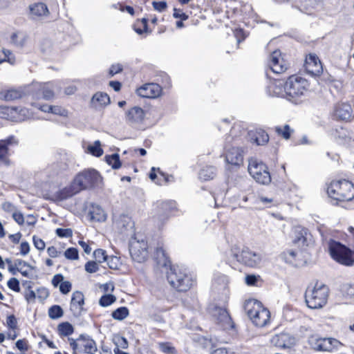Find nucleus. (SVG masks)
<instances>
[{
	"label": "nucleus",
	"mask_w": 354,
	"mask_h": 354,
	"mask_svg": "<svg viewBox=\"0 0 354 354\" xmlns=\"http://www.w3.org/2000/svg\"><path fill=\"white\" fill-rule=\"evenodd\" d=\"M11 106H0V118L9 120Z\"/></svg>",
	"instance_id": "nucleus-61"
},
{
	"label": "nucleus",
	"mask_w": 354,
	"mask_h": 354,
	"mask_svg": "<svg viewBox=\"0 0 354 354\" xmlns=\"http://www.w3.org/2000/svg\"><path fill=\"white\" fill-rule=\"evenodd\" d=\"M257 145H263L268 142L269 136L264 131H259L251 138Z\"/></svg>",
	"instance_id": "nucleus-37"
},
{
	"label": "nucleus",
	"mask_w": 354,
	"mask_h": 354,
	"mask_svg": "<svg viewBox=\"0 0 354 354\" xmlns=\"http://www.w3.org/2000/svg\"><path fill=\"white\" fill-rule=\"evenodd\" d=\"M167 280L170 285L178 291H187L194 283L191 276L178 268H170L167 272Z\"/></svg>",
	"instance_id": "nucleus-6"
},
{
	"label": "nucleus",
	"mask_w": 354,
	"mask_h": 354,
	"mask_svg": "<svg viewBox=\"0 0 354 354\" xmlns=\"http://www.w3.org/2000/svg\"><path fill=\"white\" fill-rule=\"evenodd\" d=\"M18 140L15 136H10L0 140V161H4L10 155L12 147L18 145Z\"/></svg>",
	"instance_id": "nucleus-24"
},
{
	"label": "nucleus",
	"mask_w": 354,
	"mask_h": 354,
	"mask_svg": "<svg viewBox=\"0 0 354 354\" xmlns=\"http://www.w3.org/2000/svg\"><path fill=\"white\" fill-rule=\"evenodd\" d=\"M99 264L95 261H89L84 266L85 270L91 274L95 273L99 270Z\"/></svg>",
	"instance_id": "nucleus-52"
},
{
	"label": "nucleus",
	"mask_w": 354,
	"mask_h": 354,
	"mask_svg": "<svg viewBox=\"0 0 354 354\" xmlns=\"http://www.w3.org/2000/svg\"><path fill=\"white\" fill-rule=\"evenodd\" d=\"M328 196L337 201H349L354 198V185L346 180H335L328 187Z\"/></svg>",
	"instance_id": "nucleus-3"
},
{
	"label": "nucleus",
	"mask_w": 354,
	"mask_h": 354,
	"mask_svg": "<svg viewBox=\"0 0 354 354\" xmlns=\"http://www.w3.org/2000/svg\"><path fill=\"white\" fill-rule=\"evenodd\" d=\"M342 291L345 296L354 301V286L346 284L342 288Z\"/></svg>",
	"instance_id": "nucleus-55"
},
{
	"label": "nucleus",
	"mask_w": 354,
	"mask_h": 354,
	"mask_svg": "<svg viewBox=\"0 0 354 354\" xmlns=\"http://www.w3.org/2000/svg\"><path fill=\"white\" fill-rule=\"evenodd\" d=\"M129 252L133 260L138 263L145 262L149 257L148 244L144 239H132Z\"/></svg>",
	"instance_id": "nucleus-11"
},
{
	"label": "nucleus",
	"mask_w": 354,
	"mask_h": 354,
	"mask_svg": "<svg viewBox=\"0 0 354 354\" xmlns=\"http://www.w3.org/2000/svg\"><path fill=\"white\" fill-rule=\"evenodd\" d=\"M308 86L309 84L306 79L296 75L290 77L284 84L286 98L292 100L304 95L307 92Z\"/></svg>",
	"instance_id": "nucleus-5"
},
{
	"label": "nucleus",
	"mask_w": 354,
	"mask_h": 354,
	"mask_svg": "<svg viewBox=\"0 0 354 354\" xmlns=\"http://www.w3.org/2000/svg\"><path fill=\"white\" fill-rule=\"evenodd\" d=\"M328 250L331 257L339 263L348 266L354 263V252L340 243L330 240Z\"/></svg>",
	"instance_id": "nucleus-7"
},
{
	"label": "nucleus",
	"mask_w": 354,
	"mask_h": 354,
	"mask_svg": "<svg viewBox=\"0 0 354 354\" xmlns=\"http://www.w3.org/2000/svg\"><path fill=\"white\" fill-rule=\"evenodd\" d=\"M111 102L109 96L103 92H97L91 97L90 106L95 110H101Z\"/></svg>",
	"instance_id": "nucleus-23"
},
{
	"label": "nucleus",
	"mask_w": 354,
	"mask_h": 354,
	"mask_svg": "<svg viewBox=\"0 0 354 354\" xmlns=\"http://www.w3.org/2000/svg\"><path fill=\"white\" fill-rule=\"evenodd\" d=\"M244 310L252 322L258 327H264L270 322V313L257 299L246 300Z\"/></svg>",
	"instance_id": "nucleus-2"
},
{
	"label": "nucleus",
	"mask_w": 354,
	"mask_h": 354,
	"mask_svg": "<svg viewBox=\"0 0 354 354\" xmlns=\"http://www.w3.org/2000/svg\"><path fill=\"white\" fill-rule=\"evenodd\" d=\"M173 203L171 202H162L160 203V208L163 210V214L160 215L161 219L165 220L168 217V212L172 208Z\"/></svg>",
	"instance_id": "nucleus-53"
},
{
	"label": "nucleus",
	"mask_w": 354,
	"mask_h": 354,
	"mask_svg": "<svg viewBox=\"0 0 354 354\" xmlns=\"http://www.w3.org/2000/svg\"><path fill=\"white\" fill-rule=\"evenodd\" d=\"M50 113H53L55 115L63 116V117H68V110L61 106L51 105Z\"/></svg>",
	"instance_id": "nucleus-50"
},
{
	"label": "nucleus",
	"mask_w": 354,
	"mask_h": 354,
	"mask_svg": "<svg viewBox=\"0 0 354 354\" xmlns=\"http://www.w3.org/2000/svg\"><path fill=\"white\" fill-rule=\"evenodd\" d=\"M159 347L160 350L166 353H174V348L172 347L168 343H160L159 344Z\"/></svg>",
	"instance_id": "nucleus-64"
},
{
	"label": "nucleus",
	"mask_w": 354,
	"mask_h": 354,
	"mask_svg": "<svg viewBox=\"0 0 354 354\" xmlns=\"http://www.w3.org/2000/svg\"><path fill=\"white\" fill-rule=\"evenodd\" d=\"M87 151L95 156H101L103 154V150L101 148L100 142L96 140L93 145L88 146Z\"/></svg>",
	"instance_id": "nucleus-43"
},
{
	"label": "nucleus",
	"mask_w": 354,
	"mask_h": 354,
	"mask_svg": "<svg viewBox=\"0 0 354 354\" xmlns=\"http://www.w3.org/2000/svg\"><path fill=\"white\" fill-rule=\"evenodd\" d=\"M297 253L292 250L285 251L282 254V257L288 263L297 266L298 262L297 259Z\"/></svg>",
	"instance_id": "nucleus-39"
},
{
	"label": "nucleus",
	"mask_w": 354,
	"mask_h": 354,
	"mask_svg": "<svg viewBox=\"0 0 354 354\" xmlns=\"http://www.w3.org/2000/svg\"><path fill=\"white\" fill-rule=\"evenodd\" d=\"M8 286L9 288L15 292H19L20 290L19 282L16 278H11L8 281Z\"/></svg>",
	"instance_id": "nucleus-59"
},
{
	"label": "nucleus",
	"mask_w": 354,
	"mask_h": 354,
	"mask_svg": "<svg viewBox=\"0 0 354 354\" xmlns=\"http://www.w3.org/2000/svg\"><path fill=\"white\" fill-rule=\"evenodd\" d=\"M20 117H19L18 108L11 106L9 120L13 122H20Z\"/></svg>",
	"instance_id": "nucleus-60"
},
{
	"label": "nucleus",
	"mask_w": 354,
	"mask_h": 354,
	"mask_svg": "<svg viewBox=\"0 0 354 354\" xmlns=\"http://www.w3.org/2000/svg\"><path fill=\"white\" fill-rule=\"evenodd\" d=\"M16 347L21 351H26L29 348L28 342L25 339L17 340Z\"/></svg>",
	"instance_id": "nucleus-62"
},
{
	"label": "nucleus",
	"mask_w": 354,
	"mask_h": 354,
	"mask_svg": "<svg viewBox=\"0 0 354 354\" xmlns=\"http://www.w3.org/2000/svg\"><path fill=\"white\" fill-rule=\"evenodd\" d=\"M270 67L275 73H283L288 68L286 62L279 50H274L270 55Z\"/></svg>",
	"instance_id": "nucleus-18"
},
{
	"label": "nucleus",
	"mask_w": 354,
	"mask_h": 354,
	"mask_svg": "<svg viewBox=\"0 0 354 354\" xmlns=\"http://www.w3.org/2000/svg\"><path fill=\"white\" fill-rule=\"evenodd\" d=\"M149 178L158 185H162L169 181V177L160 171L159 168L152 167L149 174Z\"/></svg>",
	"instance_id": "nucleus-29"
},
{
	"label": "nucleus",
	"mask_w": 354,
	"mask_h": 354,
	"mask_svg": "<svg viewBox=\"0 0 354 354\" xmlns=\"http://www.w3.org/2000/svg\"><path fill=\"white\" fill-rule=\"evenodd\" d=\"M34 246L39 250H44L46 246L45 242L39 237L34 235L32 236Z\"/></svg>",
	"instance_id": "nucleus-56"
},
{
	"label": "nucleus",
	"mask_w": 354,
	"mask_h": 354,
	"mask_svg": "<svg viewBox=\"0 0 354 354\" xmlns=\"http://www.w3.org/2000/svg\"><path fill=\"white\" fill-rule=\"evenodd\" d=\"M273 342L277 346L283 348H290L294 344V339L286 333L276 335L273 339Z\"/></svg>",
	"instance_id": "nucleus-28"
},
{
	"label": "nucleus",
	"mask_w": 354,
	"mask_h": 354,
	"mask_svg": "<svg viewBox=\"0 0 354 354\" xmlns=\"http://www.w3.org/2000/svg\"><path fill=\"white\" fill-rule=\"evenodd\" d=\"M64 312L61 306L54 305L48 309V316L53 319H57L62 317Z\"/></svg>",
	"instance_id": "nucleus-44"
},
{
	"label": "nucleus",
	"mask_w": 354,
	"mask_h": 354,
	"mask_svg": "<svg viewBox=\"0 0 354 354\" xmlns=\"http://www.w3.org/2000/svg\"><path fill=\"white\" fill-rule=\"evenodd\" d=\"M145 113L142 109L138 106H133L126 111L125 120L131 125H138L143 122Z\"/></svg>",
	"instance_id": "nucleus-16"
},
{
	"label": "nucleus",
	"mask_w": 354,
	"mask_h": 354,
	"mask_svg": "<svg viewBox=\"0 0 354 354\" xmlns=\"http://www.w3.org/2000/svg\"><path fill=\"white\" fill-rule=\"evenodd\" d=\"M328 250L331 257L339 263L348 266L354 263V252L340 243L330 240Z\"/></svg>",
	"instance_id": "nucleus-8"
},
{
	"label": "nucleus",
	"mask_w": 354,
	"mask_h": 354,
	"mask_svg": "<svg viewBox=\"0 0 354 354\" xmlns=\"http://www.w3.org/2000/svg\"><path fill=\"white\" fill-rule=\"evenodd\" d=\"M32 86L37 91V98H41L45 100H51L55 96V91L59 89L60 87L53 82L45 83H33Z\"/></svg>",
	"instance_id": "nucleus-14"
},
{
	"label": "nucleus",
	"mask_w": 354,
	"mask_h": 354,
	"mask_svg": "<svg viewBox=\"0 0 354 354\" xmlns=\"http://www.w3.org/2000/svg\"><path fill=\"white\" fill-rule=\"evenodd\" d=\"M84 297L83 293L80 291H75L72 294L70 303V310L75 317L81 315L84 310Z\"/></svg>",
	"instance_id": "nucleus-17"
},
{
	"label": "nucleus",
	"mask_w": 354,
	"mask_h": 354,
	"mask_svg": "<svg viewBox=\"0 0 354 354\" xmlns=\"http://www.w3.org/2000/svg\"><path fill=\"white\" fill-rule=\"evenodd\" d=\"M243 150L239 147H232L226 149L225 161L230 165L239 166L243 162Z\"/></svg>",
	"instance_id": "nucleus-19"
},
{
	"label": "nucleus",
	"mask_w": 354,
	"mask_h": 354,
	"mask_svg": "<svg viewBox=\"0 0 354 354\" xmlns=\"http://www.w3.org/2000/svg\"><path fill=\"white\" fill-rule=\"evenodd\" d=\"M248 170L250 176L259 183L268 185L271 182V176L267 166L257 159L249 160Z\"/></svg>",
	"instance_id": "nucleus-9"
},
{
	"label": "nucleus",
	"mask_w": 354,
	"mask_h": 354,
	"mask_svg": "<svg viewBox=\"0 0 354 354\" xmlns=\"http://www.w3.org/2000/svg\"><path fill=\"white\" fill-rule=\"evenodd\" d=\"M129 315V310L126 307H120L112 313V317L117 320H122Z\"/></svg>",
	"instance_id": "nucleus-46"
},
{
	"label": "nucleus",
	"mask_w": 354,
	"mask_h": 354,
	"mask_svg": "<svg viewBox=\"0 0 354 354\" xmlns=\"http://www.w3.org/2000/svg\"><path fill=\"white\" fill-rule=\"evenodd\" d=\"M27 86L18 88L3 89L0 91V99L6 101H12L21 98L26 95Z\"/></svg>",
	"instance_id": "nucleus-21"
},
{
	"label": "nucleus",
	"mask_w": 354,
	"mask_h": 354,
	"mask_svg": "<svg viewBox=\"0 0 354 354\" xmlns=\"http://www.w3.org/2000/svg\"><path fill=\"white\" fill-rule=\"evenodd\" d=\"M292 243L301 249H306L314 243L310 232L306 228L296 227L294 229Z\"/></svg>",
	"instance_id": "nucleus-13"
},
{
	"label": "nucleus",
	"mask_w": 354,
	"mask_h": 354,
	"mask_svg": "<svg viewBox=\"0 0 354 354\" xmlns=\"http://www.w3.org/2000/svg\"><path fill=\"white\" fill-rule=\"evenodd\" d=\"M91 219L97 221H104L106 218V215L104 211L99 207H93L91 212Z\"/></svg>",
	"instance_id": "nucleus-38"
},
{
	"label": "nucleus",
	"mask_w": 354,
	"mask_h": 354,
	"mask_svg": "<svg viewBox=\"0 0 354 354\" xmlns=\"http://www.w3.org/2000/svg\"><path fill=\"white\" fill-rule=\"evenodd\" d=\"M64 257L69 260H77L79 259V254L77 249L75 248H68L64 253Z\"/></svg>",
	"instance_id": "nucleus-51"
},
{
	"label": "nucleus",
	"mask_w": 354,
	"mask_h": 354,
	"mask_svg": "<svg viewBox=\"0 0 354 354\" xmlns=\"http://www.w3.org/2000/svg\"><path fill=\"white\" fill-rule=\"evenodd\" d=\"M28 36L22 32H16L10 35V42L17 47H23L27 41Z\"/></svg>",
	"instance_id": "nucleus-32"
},
{
	"label": "nucleus",
	"mask_w": 354,
	"mask_h": 354,
	"mask_svg": "<svg viewBox=\"0 0 354 354\" xmlns=\"http://www.w3.org/2000/svg\"><path fill=\"white\" fill-rule=\"evenodd\" d=\"M101 180L99 173L95 169H87L79 174L73 183L57 193L60 200H65L80 191L97 185Z\"/></svg>",
	"instance_id": "nucleus-1"
},
{
	"label": "nucleus",
	"mask_w": 354,
	"mask_h": 354,
	"mask_svg": "<svg viewBox=\"0 0 354 354\" xmlns=\"http://www.w3.org/2000/svg\"><path fill=\"white\" fill-rule=\"evenodd\" d=\"M233 257L237 261L250 267H255L261 261V255L254 252L248 248L240 250L237 247H233L231 250Z\"/></svg>",
	"instance_id": "nucleus-10"
},
{
	"label": "nucleus",
	"mask_w": 354,
	"mask_h": 354,
	"mask_svg": "<svg viewBox=\"0 0 354 354\" xmlns=\"http://www.w3.org/2000/svg\"><path fill=\"white\" fill-rule=\"evenodd\" d=\"M56 234L59 237H71L73 235V232L69 228H57L56 230Z\"/></svg>",
	"instance_id": "nucleus-58"
},
{
	"label": "nucleus",
	"mask_w": 354,
	"mask_h": 354,
	"mask_svg": "<svg viewBox=\"0 0 354 354\" xmlns=\"http://www.w3.org/2000/svg\"><path fill=\"white\" fill-rule=\"evenodd\" d=\"M335 115L342 120H350L353 118V109L348 103L337 104L334 110Z\"/></svg>",
	"instance_id": "nucleus-25"
},
{
	"label": "nucleus",
	"mask_w": 354,
	"mask_h": 354,
	"mask_svg": "<svg viewBox=\"0 0 354 354\" xmlns=\"http://www.w3.org/2000/svg\"><path fill=\"white\" fill-rule=\"evenodd\" d=\"M93 256L95 259V261L97 262L98 263H103L107 261L108 259V257L106 254V252L102 249L95 250L93 252Z\"/></svg>",
	"instance_id": "nucleus-48"
},
{
	"label": "nucleus",
	"mask_w": 354,
	"mask_h": 354,
	"mask_svg": "<svg viewBox=\"0 0 354 354\" xmlns=\"http://www.w3.org/2000/svg\"><path fill=\"white\" fill-rule=\"evenodd\" d=\"M68 342L74 354H76L77 352L95 353L97 350L94 340L82 335H80L77 339L68 338Z\"/></svg>",
	"instance_id": "nucleus-12"
},
{
	"label": "nucleus",
	"mask_w": 354,
	"mask_h": 354,
	"mask_svg": "<svg viewBox=\"0 0 354 354\" xmlns=\"http://www.w3.org/2000/svg\"><path fill=\"white\" fill-rule=\"evenodd\" d=\"M154 259L157 263L160 266H167L169 263L162 247H158L156 248L154 253Z\"/></svg>",
	"instance_id": "nucleus-33"
},
{
	"label": "nucleus",
	"mask_w": 354,
	"mask_h": 354,
	"mask_svg": "<svg viewBox=\"0 0 354 354\" xmlns=\"http://www.w3.org/2000/svg\"><path fill=\"white\" fill-rule=\"evenodd\" d=\"M10 271L15 274V270L19 272L23 276L30 277L32 274L33 268L28 264L26 261L20 259L15 261L14 267L10 266L9 268Z\"/></svg>",
	"instance_id": "nucleus-26"
},
{
	"label": "nucleus",
	"mask_w": 354,
	"mask_h": 354,
	"mask_svg": "<svg viewBox=\"0 0 354 354\" xmlns=\"http://www.w3.org/2000/svg\"><path fill=\"white\" fill-rule=\"evenodd\" d=\"M106 162L113 169H118L121 166L119 156L117 153L105 156Z\"/></svg>",
	"instance_id": "nucleus-47"
},
{
	"label": "nucleus",
	"mask_w": 354,
	"mask_h": 354,
	"mask_svg": "<svg viewBox=\"0 0 354 354\" xmlns=\"http://www.w3.org/2000/svg\"><path fill=\"white\" fill-rule=\"evenodd\" d=\"M29 9L32 18L45 17L49 14L47 6L41 2L30 5Z\"/></svg>",
	"instance_id": "nucleus-27"
},
{
	"label": "nucleus",
	"mask_w": 354,
	"mask_h": 354,
	"mask_svg": "<svg viewBox=\"0 0 354 354\" xmlns=\"http://www.w3.org/2000/svg\"><path fill=\"white\" fill-rule=\"evenodd\" d=\"M72 284L68 281H63L59 285V290L62 294H67L71 290Z\"/></svg>",
	"instance_id": "nucleus-57"
},
{
	"label": "nucleus",
	"mask_w": 354,
	"mask_h": 354,
	"mask_svg": "<svg viewBox=\"0 0 354 354\" xmlns=\"http://www.w3.org/2000/svg\"><path fill=\"white\" fill-rule=\"evenodd\" d=\"M12 218L20 225H23L25 222L24 215L21 212L15 211L12 213Z\"/></svg>",
	"instance_id": "nucleus-63"
},
{
	"label": "nucleus",
	"mask_w": 354,
	"mask_h": 354,
	"mask_svg": "<svg viewBox=\"0 0 354 354\" xmlns=\"http://www.w3.org/2000/svg\"><path fill=\"white\" fill-rule=\"evenodd\" d=\"M161 87L157 84H146L137 89V93L142 97L155 98L161 93Z\"/></svg>",
	"instance_id": "nucleus-20"
},
{
	"label": "nucleus",
	"mask_w": 354,
	"mask_h": 354,
	"mask_svg": "<svg viewBox=\"0 0 354 354\" xmlns=\"http://www.w3.org/2000/svg\"><path fill=\"white\" fill-rule=\"evenodd\" d=\"M115 300L116 298L114 295H105L100 298L99 303L102 306L106 307L114 303Z\"/></svg>",
	"instance_id": "nucleus-49"
},
{
	"label": "nucleus",
	"mask_w": 354,
	"mask_h": 354,
	"mask_svg": "<svg viewBox=\"0 0 354 354\" xmlns=\"http://www.w3.org/2000/svg\"><path fill=\"white\" fill-rule=\"evenodd\" d=\"M305 69L312 75H319L322 73V66L318 57L314 55H309L306 58Z\"/></svg>",
	"instance_id": "nucleus-22"
},
{
	"label": "nucleus",
	"mask_w": 354,
	"mask_h": 354,
	"mask_svg": "<svg viewBox=\"0 0 354 354\" xmlns=\"http://www.w3.org/2000/svg\"><path fill=\"white\" fill-rule=\"evenodd\" d=\"M216 176V169L212 166L204 167L200 171L199 178L203 180L213 179Z\"/></svg>",
	"instance_id": "nucleus-35"
},
{
	"label": "nucleus",
	"mask_w": 354,
	"mask_h": 354,
	"mask_svg": "<svg viewBox=\"0 0 354 354\" xmlns=\"http://www.w3.org/2000/svg\"><path fill=\"white\" fill-rule=\"evenodd\" d=\"M214 283L218 288L225 289L229 283V278L225 274H216L214 278Z\"/></svg>",
	"instance_id": "nucleus-40"
},
{
	"label": "nucleus",
	"mask_w": 354,
	"mask_h": 354,
	"mask_svg": "<svg viewBox=\"0 0 354 354\" xmlns=\"http://www.w3.org/2000/svg\"><path fill=\"white\" fill-rule=\"evenodd\" d=\"M57 331L59 336H69L74 331V328L68 322H62L57 326Z\"/></svg>",
	"instance_id": "nucleus-36"
},
{
	"label": "nucleus",
	"mask_w": 354,
	"mask_h": 354,
	"mask_svg": "<svg viewBox=\"0 0 354 354\" xmlns=\"http://www.w3.org/2000/svg\"><path fill=\"white\" fill-rule=\"evenodd\" d=\"M328 288L324 284L316 283L308 287L305 292V301L308 308L316 309L322 308L327 302Z\"/></svg>",
	"instance_id": "nucleus-4"
},
{
	"label": "nucleus",
	"mask_w": 354,
	"mask_h": 354,
	"mask_svg": "<svg viewBox=\"0 0 354 354\" xmlns=\"http://www.w3.org/2000/svg\"><path fill=\"white\" fill-rule=\"evenodd\" d=\"M311 344L314 349L320 351H332L342 345L338 340L333 338L313 339Z\"/></svg>",
	"instance_id": "nucleus-15"
},
{
	"label": "nucleus",
	"mask_w": 354,
	"mask_h": 354,
	"mask_svg": "<svg viewBox=\"0 0 354 354\" xmlns=\"http://www.w3.org/2000/svg\"><path fill=\"white\" fill-rule=\"evenodd\" d=\"M114 344H115V347L118 348H127L128 347V342L126 338L120 336L115 337L113 339Z\"/></svg>",
	"instance_id": "nucleus-54"
},
{
	"label": "nucleus",
	"mask_w": 354,
	"mask_h": 354,
	"mask_svg": "<svg viewBox=\"0 0 354 354\" xmlns=\"http://www.w3.org/2000/svg\"><path fill=\"white\" fill-rule=\"evenodd\" d=\"M274 129L278 135L281 136L286 140L290 138V134L292 132V130L288 124H286L283 127H276Z\"/></svg>",
	"instance_id": "nucleus-45"
},
{
	"label": "nucleus",
	"mask_w": 354,
	"mask_h": 354,
	"mask_svg": "<svg viewBox=\"0 0 354 354\" xmlns=\"http://www.w3.org/2000/svg\"><path fill=\"white\" fill-rule=\"evenodd\" d=\"M3 62H8L11 64L15 62V58L10 50L3 49L0 51V64Z\"/></svg>",
	"instance_id": "nucleus-42"
},
{
	"label": "nucleus",
	"mask_w": 354,
	"mask_h": 354,
	"mask_svg": "<svg viewBox=\"0 0 354 354\" xmlns=\"http://www.w3.org/2000/svg\"><path fill=\"white\" fill-rule=\"evenodd\" d=\"M114 223L115 227L121 232H124L129 228H131L133 226L131 218L126 215L120 216L115 221Z\"/></svg>",
	"instance_id": "nucleus-31"
},
{
	"label": "nucleus",
	"mask_w": 354,
	"mask_h": 354,
	"mask_svg": "<svg viewBox=\"0 0 354 354\" xmlns=\"http://www.w3.org/2000/svg\"><path fill=\"white\" fill-rule=\"evenodd\" d=\"M270 94L273 96L286 98V93L284 92V84L280 80L274 81L269 86Z\"/></svg>",
	"instance_id": "nucleus-30"
},
{
	"label": "nucleus",
	"mask_w": 354,
	"mask_h": 354,
	"mask_svg": "<svg viewBox=\"0 0 354 354\" xmlns=\"http://www.w3.org/2000/svg\"><path fill=\"white\" fill-rule=\"evenodd\" d=\"M315 8V3L313 0H308L306 2L301 3L299 9L304 13L311 15Z\"/></svg>",
	"instance_id": "nucleus-41"
},
{
	"label": "nucleus",
	"mask_w": 354,
	"mask_h": 354,
	"mask_svg": "<svg viewBox=\"0 0 354 354\" xmlns=\"http://www.w3.org/2000/svg\"><path fill=\"white\" fill-rule=\"evenodd\" d=\"M214 316L216 317L218 323L222 324H229L230 317L226 310L223 308H216L214 311Z\"/></svg>",
	"instance_id": "nucleus-34"
}]
</instances>
